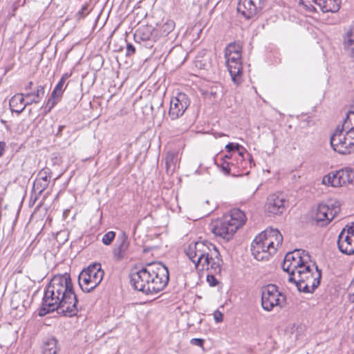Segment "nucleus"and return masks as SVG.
<instances>
[{"label":"nucleus","instance_id":"1","mask_svg":"<svg viewBox=\"0 0 354 354\" xmlns=\"http://www.w3.org/2000/svg\"><path fill=\"white\" fill-rule=\"evenodd\" d=\"M77 299L69 274L55 275L46 286L39 315L57 310L71 317L77 312Z\"/></svg>","mask_w":354,"mask_h":354},{"label":"nucleus","instance_id":"2","mask_svg":"<svg viewBox=\"0 0 354 354\" xmlns=\"http://www.w3.org/2000/svg\"><path fill=\"white\" fill-rule=\"evenodd\" d=\"M185 254L193 262L196 270H209L207 281L212 287L218 283L214 274H221L223 260L216 247L209 242L197 241L190 243Z\"/></svg>","mask_w":354,"mask_h":354},{"label":"nucleus","instance_id":"3","mask_svg":"<svg viewBox=\"0 0 354 354\" xmlns=\"http://www.w3.org/2000/svg\"><path fill=\"white\" fill-rule=\"evenodd\" d=\"M169 279L168 268L160 262L147 265L131 274V286L146 295L162 291Z\"/></svg>","mask_w":354,"mask_h":354},{"label":"nucleus","instance_id":"4","mask_svg":"<svg viewBox=\"0 0 354 354\" xmlns=\"http://www.w3.org/2000/svg\"><path fill=\"white\" fill-rule=\"evenodd\" d=\"M283 236L275 228L268 227L257 235L251 245V251L258 261L268 260L281 245Z\"/></svg>","mask_w":354,"mask_h":354},{"label":"nucleus","instance_id":"5","mask_svg":"<svg viewBox=\"0 0 354 354\" xmlns=\"http://www.w3.org/2000/svg\"><path fill=\"white\" fill-rule=\"evenodd\" d=\"M246 221L245 213L239 209H233L222 219L217 221L212 232L217 236L229 241L234 234L241 227Z\"/></svg>","mask_w":354,"mask_h":354},{"label":"nucleus","instance_id":"6","mask_svg":"<svg viewBox=\"0 0 354 354\" xmlns=\"http://www.w3.org/2000/svg\"><path fill=\"white\" fill-rule=\"evenodd\" d=\"M352 129H354V125L346 124L345 120L342 127H337L330 140L334 151L341 154H348L354 150V134L351 135Z\"/></svg>","mask_w":354,"mask_h":354},{"label":"nucleus","instance_id":"7","mask_svg":"<svg viewBox=\"0 0 354 354\" xmlns=\"http://www.w3.org/2000/svg\"><path fill=\"white\" fill-rule=\"evenodd\" d=\"M241 49L240 44L233 42L228 44L225 50L226 65L232 81L236 84L239 83L242 73Z\"/></svg>","mask_w":354,"mask_h":354},{"label":"nucleus","instance_id":"8","mask_svg":"<svg viewBox=\"0 0 354 354\" xmlns=\"http://www.w3.org/2000/svg\"><path fill=\"white\" fill-rule=\"evenodd\" d=\"M104 274L100 263H94L89 265L79 274L78 283L81 289L86 292L93 291L101 283Z\"/></svg>","mask_w":354,"mask_h":354},{"label":"nucleus","instance_id":"9","mask_svg":"<svg viewBox=\"0 0 354 354\" xmlns=\"http://www.w3.org/2000/svg\"><path fill=\"white\" fill-rule=\"evenodd\" d=\"M45 89L43 85H38L33 92L27 93H17L13 95L10 101L9 105L12 111L21 113L25 108L32 104H37L44 97Z\"/></svg>","mask_w":354,"mask_h":354},{"label":"nucleus","instance_id":"10","mask_svg":"<svg viewBox=\"0 0 354 354\" xmlns=\"http://www.w3.org/2000/svg\"><path fill=\"white\" fill-rule=\"evenodd\" d=\"M286 301V297L282 295L277 287L269 284L261 288V306L267 311H270L275 306L281 307Z\"/></svg>","mask_w":354,"mask_h":354},{"label":"nucleus","instance_id":"11","mask_svg":"<svg viewBox=\"0 0 354 354\" xmlns=\"http://www.w3.org/2000/svg\"><path fill=\"white\" fill-rule=\"evenodd\" d=\"M322 183L334 187L353 184L354 169L346 167L335 172H330L324 176Z\"/></svg>","mask_w":354,"mask_h":354},{"label":"nucleus","instance_id":"12","mask_svg":"<svg viewBox=\"0 0 354 354\" xmlns=\"http://www.w3.org/2000/svg\"><path fill=\"white\" fill-rule=\"evenodd\" d=\"M340 212V205L338 201H328L326 203L318 205L315 218L322 225L329 223Z\"/></svg>","mask_w":354,"mask_h":354},{"label":"nucleus","instance_id":"13","mask_svg":"<svg viewBox=\"0 0 354 354\" xmlns=\"http://www.w3.org/2000/svg\"><path fill=\"white\" fill-rule=\"evenodd\" d=\"M190 104L188 96L184 93H178L175 97H171L169 116L171 120H176L182 116Z\"/></svg>","mask_w":354,"mask_h":354},{"label":"nucleus","instance_id":"14","mask_svg":"<svg viewBox=\"0 0 354 354\" xmlns=\"http://www.w3.org/2000/svg\"><path fill=\"white\" fill-rule=\"evenodd\" d=\"M287 203L281 193L272 194L267 198L266 212L270 215L281 214L286 209Z\"/></svg>","mask_w":354,"mask_h":354},{"label":"nucleus","instance_id":"15","mask_svg":"<svg viewBox=\"0 0 354 354\" xmlns=\"http://www.w3.org/2000/svg\"><path fill=\"white\" fill-rule=\"evenodd\" d=\"M263 0H239L237 11L245 18L250 19L262 8Z\"/></svg>","mask_w":354,"mask_h":354},{"label":"nucleus","instance_id":"16","mask_svg":"<svg viewBox=\"0 0 354 354\" xmlns=\"http://www.w3.org/2000/svg\"><path fill=\"white\" fill-rule=\"evenodd\" d=\"M302 266V260H301L299 253L293 251L286 254L281 267L283 271L288 272L290 276L295 275L296 271Z\"/></svg>","mask_w":354,"mask_h":354},{"label":"nucleus","instance_id":"17","mask_svg":"<svg viewBox=\"0 0 354 354\" xmlns=\"http://www.w3.org/2000/svg\"><path fill=\"white\" fill-rule=\"evenodd\" d=\"M50 174L51 171L49 168H44L38 173L32 188L35 194L40 195L48 187L51 178Z\"/></svg>","mask_w":354,"mask_h":354},{"label":"nucleus","instance_id":"18","mask_svg":"<svg viewBox=\"0 0 354 354\" xmlns=\"http://www.w3.org/2000/svg\"><path fill=\"white\" fill-rule=\"evenodd\" d=\"M321 277V271L318 269L317 266H315L314 275L306 279L304 282L301 281V283L298 285V290L306 293L313 292L319 285Z\"/></svg>","mask_w":354,"mask_h":354},{"label":"nucleus","instance_id":"19","mask_svg":"<svg viewBox=\"0 0 354 354\" xmlns=\"http://www.w3.org/2000/svg\"><path fill=\"white\" fill-rule=\"evenodd\" d=\"M337 245L342 253L351 255L354 254V239L343 229L338 236Z\"/></svg>","mask_w":354,"mask_h":354},{"label":"nucleus","instance_id":"20","mask_svg":"<svg viewBox=\"0 0 354 354\" xmlns=\"http://www.w3.org/2000/svg\"><path fill=\"white\" fill-rule=\"evenodd\" d=\"M315 266L314 264L313 265V268L310 264L303 265L296 271L295 275H290L288 277V281L295 283L296 286L298 288V285L301 283V281L304 282L306 279H308L314 275L315 270H313V268H315Z\"/></svg>","mask_w":354,"mask_h":354},{"label":"nucleus","instance_id":"21","mask_svg":"<svg viewBox=\"0 0 354 354\" xmlns=\"http://www.w3.org/2000/svg\"><path fill=\"white\" fill-rule=\"evenodd\" d=\"M153 28L151 26H142L140 27L134 34V39L136 42L141 43L145 42V44L147 48H151L154 42V39L152 36Z\"/></svg>","mask_w":354,"mask_h":354},{"label":"nucleus","instance_id":"22","mask_svg":"<svg viewBox=\"0 0 354 354\" xmlns=\"http://www.w3.org/2000/svg\"><path fill=\"white\" fill-rule=\"evenodd\" d=\"M129 243L127 236L123 233L118 238L117 248L114 249L113 253L115 257L120 259L124 257L129 248Z\"/></svg>","mask_w":354,"mask_h":354},{"label":"nucleus","instance_id":"23","mask_svg":"<svg viewBox=\"0 0 354 354\" xmlns=\"http://www.w3.org/2000/svg\"><path fill=\"white\" fill-rule=\"evenodd\" d=\"M252 156L243 151H239L238 153V171L236 176L241 175L245 170L248 169V165H251L252 163Z\"/></svg>","mask_w":354,"mask_h":354},{"label":"nucleus","instance_id":"24","mask_svg":"<svg viewBox=\"0 0 354 354\" xmlns=\"http://www.w3.org/2000/svg\"><path fill=\"white\" fill-rule=\"evenodd\" d=\"M317 7L323 12H337L340 8L339 0H318Z\"/></svg>","mask_w":354,"mask_h":354},{"label":"nucleus","instance_id":"25","mask_svg":"<svg viewBox=\"0 0 354 354\" xmlns=\"http://www.w3.org/2000/svg\"><path fill=\"white\" fill-rule=\"evenodd\" d=\"M343 46L354 58V26L351 28L344 36Z\"/></svg>","mask_w":354,"mask_h":354},{"label":"nucleus","instance_id":"26","mask_svg":"<svg viewBox=\"0 0 354 354\" xmlns=\"http://www.w3.org/2000/svg\"><path fill=\"white\" fill-rule=\"evenodd\" d=\"M59 348L57 341L53 337L46 340L42 347V354H57Z\"/></svg>","mask_w":354,"mask_h":354},{"label":"nucleus","instance_id":"27","mask_svg":"<svg viewBox=\"0 0 354 354\" xmlns=\"http://www.w3.org/2000/svg\"><path fill=\"white\" fill-rule=\"evenodd\" d=\"M178 160V154L174 152H168L165 156V165L167 173H173Z\"/></svg>","mask_w":354,"mask_h":354},{"label":"nucleus","instance_id":"28","mask_svg":"<svg viewBox=\"0 0 354 354\" xmlns=\"http://www.w3.org/2000/svg\"><path fill=\"white\" fill-rule=\"evenodd\" d=\"M175 27V23L172 20H167L165 24H162L160 28L161 35L163 36L168 35L171 32L173 31Z\"/></svg>","mask_w":354,"mask_h":354},{"label":"nucleus","instance_id":"29","mask_svg":"<svg viewBox=\"0 0 354 354\" xmlns=\"http://www.w3.org/2000/svg\"><path fill=\"white\" fill-rule=\"evenodd\" d=\"M222 172L225 175H232V168L231 167L230 161L223 160L220 165H218Z\"/></svg>","mask_w":354,"mask_h":354},{"label":"nucleus","instance_id":"30","mask_svg":"<svg viewBox=\"0 0 354 354\" xmlns=\"http://www.w3.org/2000/svg\"><path fill=\"white\" fill-rule=\"evenodd\" d=\"M64 85V83H63L60 81L57 83V84L55 86L54 90L52 92L53 97H57L59 98H61V97L63 94L64 90V88H63Z\"/></svg>","mask_w":354,"mask_h":354},{"label":"nucleus","instance_id":"31","mask_svg":"<svg viewBox=\"0 0 354 354\" xmlns=\"http://www.w3.org/2000/svg\"><path fill=\"white\" fill-rule=\"evenodd\" d=\"M294 252H297L299 253V256L301 257V260H302V265H309L310 261V255L308 253L304 250H295Z\"/></svg>","mask_w":354,"mask_h":354},{"label":"nucleus","instance_id":"32","mask_svg":"<svg viewBox=\"0 0 354 354\" xmlns=\"http://www.w3.org/2000/svg\"><path fill=\"white\" fill-rule=\"evenodd\" d=\"M225 149L227 150L228 152H231L234 150L237 151L238 153L239 151L245 152V151H246V149L244 147H243L241 145H240L239 144H234L232 142L228 143L225 146Z\"/></svg>","mask_w":354,"mask_h":354},{"label":"nucleus","instance_id":"33","mask_svg":"<svg viewBox=\"0 0 354 354\" xmlns=\"http://www.w3.org/2000/svg\"><path fill=\"white\" fill-rule=\"evenodd\" d=\"M115 236V233L114 232H113V231L108 232L103 236L102 241L104 245H109L113 241Z\"/></svg>","mask_w":354,"mask_h":354},{"label":"nucleus","instance_id":"34","mask_svg":"<svg viewBox=\"0 0 354 354\" xmlns=\"http://www.w3.org/2000/svg\"><path fill=\"white\" fill-rule=\"evenodd\" d=\"M60 98L57 97H53V94L51 93L50 97L48 100L46 105V109H47V112L50 111V110L55 106V105L58 102Z\"/></svg>","mask_w":354,"mask_h":354},{"label":"nucleus","instance_id":"35","mask_svg":"<svg viewBox=\"0 0 354 354\" xmlns=\"http://www.w3.org/2000/svg\"><path fill=\"white\" fill-rule=\"evenodd\" d=\"M231 167L232 168V176H236L238 171V153L234 156L232 160L230 162Z\"/></svg>","mask_w":354,"mask_h":354},{"label":"nucleus","instance_id":"36","mask_svg":"<svg viewBox=\"0 0 354 354\" xmlns=\"http://www.w3.org/2000/svg\"><path fill=\"white\" fill-rule=\"evenodd\" d=\"M188 128H189V125L183 123V124H181L178 127H177L176 131L172 130V131L178 135V134L183 133V132L186 131L188 129Z\"/></svg>","mask_w":354,"mask_h":354},{"label":"nucleus","instance_id":"37","mask_svg":"<svg viewBox=\"0 0 354 354\" xmlns=\"http://www.w3.org/2000/svg\"><path fill=\"white\" fill-rule=\"evenodd\" d=\"M349 299L354 302V278L351 281L348 287Z\"/></svg>","mask_w":354,"mask_h":354},{"label":"nucleus","instance_id":"38","mask_svg":"<svg viewBox=\"0 0 354 354\" xmlns=\"http://www.w3.org/2000/svg\"><path fill=\"white\" fill-rule=\"evenodd\" d=\"M192 344L203 347L204 339L201 338H193L190 340Z\"/></svg>","mask_w":354,"mask_h":354},{"label":"nucleus","instance_id":"39","mask_svg":"<svg viewBox=\"0 0 354 354\" xmlns=\"http://www.w3.org/2000/svg\"><path fill=\"white\" fill-rule=\"evenodd\" d=\"M136 53V48L131 44H127V56H131Z\"/></svg>","mask_w":354,"mask_h":354},{"label":"nucleus","instance_id":"40","mask_svg":"<svg viewBox=\"0 0 354 354\" xmlns=\"http://www.w3.org/2000/svg\"><path fill=\"white\" fill-rule=\"evenodd\" d=\"M344 229H345L346 233L352 237V239H354V223H353L351 226L346 225Z\"/></svg>","mask_w":354,"mask_h":354},{"label":"nucleus","instance_id":"41","mask_svg":"<svg viewBox=\"0 0 354 354\" xmlns=\"http://www.w3.org/2000/svg\"><path fill=\"white\" fill-rule=\"evenodd\" d=\"M214 318L216 322H221L223 320V314L220 311L216 310L214 313Z\"/></svg>","mask_w":354,"mask_h":354},{"label":"nucleus","instance_id":"42","mask_svg":"<svg viewBox=\"0 0 354 354\" xmlns=\"http://www.w3.org/2000/svg\"><path fill=\"white\" fill-rule=\"evenodd\" d=\"M300 3L306 6H307L308 4L313 6V3L317 6L318 0H300Z\"/></svg>","mask_w":354,"mask_h":354},{"label":"nucleus","instance_id":"43","mask_svg":"<svg viewBox=\"0 0 354 354\" xmlns=\"http://www.w3.org/2000/svg\"><path fill=\"white\" fill-rule=\"evenodd\" d=\"M87 8V6H82L81 10L78 12V15L80 17H84V15L88 13Z\"/></svg>","mask_w":354,"mask_h":354},{"label":"nucleus","instance_id":"44","mask_svg":"<svg viewBox=\"0 0 354 354\" xmlns=\"http://www.w3.org/2000/svg\"><path fill=\"white\" fill-rule=\"evenodd\" d=\"M6 144L3 141H0V157H1L5 151Z\"/></svg>","mask_w":354,"mask_h":354},{"label":"nucleus","instance_id":"45","mask_svg":"<svg viewBox=\"0 0 354 354\" xmlns=\"http://www.w3.org/2000/svg\"><path fill=\"white\" fill-rule=\"evenodd\" d=\"M71 73H66L62 75V77L59 81L65 84L66 80L68 78H69L71 77Z\"/></svg>","mask_w":354,"mask_h":354},{"label":"nucleus","instance_id":"46","mask_svg":"<svg viewBox=\"0 0 354 354\" xmlns=\"http://www.w3.org/2000/svg\"><path fill=\"white\" fill-rule=\"evenodd\" d=\"M235 155L234 154H230V155H225L223 158H222L221 160H230V159H233V158L234 157Z\"/></svg>","mask_w":354,"mask_h":354},{"label":"nucleus","instance_id":"47","mask_svg":"<svg viewBox=\"0 0 354 354\" xmlns=\"http://www.w3.org/2000/svg\"><path fill=\"white\" fill-rule=\"evenodd\" d=\"M64 127H65V126H64V125H61V126L59 127L58 131H57V133L56 134L57 136H61L62 131L64 129Z\"/></svg>","mask_w":354,"mask_h":354},{"label":"nucleus","instance_id":"48","mask_svg":"<svg viewBox=\"0 0 354 354\" xmlns=\"http://www.w3.org/2000/svg\"><path fill=\"white\" fill-rule=\"evenodd\" d=\"M32 85H33L32 82H29L27 84V85H26V86H25V89H26V90H27V91H28V90L31 89V88H32Z\"/></svg>","mask_w":354,"mask_h":354},{"label":"nucleus","instance_id":"49","mask_svg":"<svg viewBox=\"0 0 354 354\" xmlns=\"http://www.w3.org/2000/svg\"><path fill=\"white\" fill-rule=\"evenodd\" d=\"M34 97H35L34 95H33V96H31L30 97L27 98V100H32V99H34Z\"/></svg>","mask_w":354,"mask_h":354},{"label":"nucleus","instance_id":"50","mask_svg":"<svg viewBox=\"0 0 354 354\" xmlns=\"http://www.w3.org/2000/svg\"><path fill=\"white\" fill-rule=\"evenodd\" d=\"M176 124H174L173 125L171 126V127L173 129L174 128V126L176 125Z\"/></svg>","mask_w":354,"mask_h":354}]
</instances>
